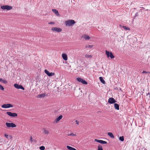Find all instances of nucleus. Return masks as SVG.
<instances>
[{
  "label": "nucleus",
  "instance_id": "nucleus-1",
  "mask_svg": "<svg viewBox=\"0 0 150 150\" xmlns=\"http://www.w3.org/2000/svg\"><path fill=\"white\" fill-rule=\"evenodd\" d=\"M75 22L74 20H69L65 22V25L67 26H72L75 23Z\"/></svg>",
  "mask_w": 150,
  "mask_h": 150
},
{
  "label": "nucleus",
  "instance_id": "nucleus-2",
  "mask_svg": "<svg viewBox=\"0 0 150 150\" xmlns=\"http://www.w3.org/2000/svg\"><path fill=\"white\" fill-rule=\"evenodd\" d=\"M1 8L3 10H10L12 9L13 7L11 6L6 5L1 6Z\"/></svg>",
  "mask_w": 150,
  "mask_h": 150
},
{
  "label": "nucleus",
  "instance_id": "nucleus-3",
  "mask_svg": "<svg viewBox=\"0 0 150 150\" xmlns=\"http://www.w3.org/2000/svg\"><path fill=\"white\" fill-rule=\"evenodd\" d=\"M105 54L108 58L110 57L111 59H113L115 57L113 55L112 53L111 52H110L109 51L106 50Z\"/></svg>",
  "mask_w": 150,
  "mask_h": 150
},
{
  "label": "nucleus",
  "instance_id": "nucleus-4",
  "mask_svg": "<svg viewBox=\"0 0 150 150\" xmlns=\"http://www.w3.org/2000/svg\"><path fill=\"white\" fill-rule=\"evenodd\" d=\"M6 126L8 127H15L16 125L13 123L6 122Z\"/></svg>",
  "mask_w": 150,
  "mask_h": 150
},
{
  "label": "nucleus",
  "instance_id": "nucleus-5",
  "mask_svg": "<svg viewBox=\"0 0 150 150\" xmlns=\"http://www.w3.org/2000/svg\"><path fill=\"white\" fill-rule=\"evenodd\" d=\"M76 80L78 81L81 83L82 84H88V83L86 81L82 78H78L76 79Z\"/></svg>",
  "mask_w": 150,
  "mask_h": 150
},
{
  "label": "nucleus",
  "instance_id": "nucleus-6",
  "mask_svg": "<svg viewBox=\"0 0 150 150\" xmlns=\"http://www.w3.org/2000/svg\"><path fill=\"white\" fill-rule=\"evenodd\" d=\"M6 114L10 117H15L17 116V114L16 113H12L10 112H7Z\"/></svg>",
  "mask_w": 150,
  "mask_h": 150
},
{
  "label": "nucleus",
  "instance_id": "nucleus-7",
  "mask_svg": "<svg viewBox=\"0 0 150 150\" xmlns=\"http://www.w3.org/2000/svg\"><path fill=\"white\" fill-rule=\"evenodd\" d=\"M13 106V105L9 103L4 104L1 106V107L2 108H8L11 107H12Z\"/></svg>",
  "mask_w": 150,
  "mask_h": 150
},
{
  "label": "nucleus",
  "instance_id": "nucleus-8",
  "mask_svg": "<svg viewBox=\"0 0 150 150\" xmlns=\"http://www.w3.org/2000/svg\"><path fill=\"white\" fill-rule=\"evenodd\" d=\"M14 86L17 89H21L24 90H25L24 88L21 85H19L17 83H15Z\"/></svg>",
  "mask_w": 150,
  "mask_h": 150
},
{
  "label": "nucleus",
  "instance_id": "nucleus-9",
  "mask_svg": "<svg viewBox=\"0 0 150 150\" xmlns=\"http://www.w3.org/2000/svg\"><path fill=\"white\" fill-rule=\"evenodd\" d=\"M52 30L54 31L57 32H61L62 30V29L57 27H53L52 28Z\"/></svg>",
  "mask_w": 150,
  "mask_h": 150
},
{
  "label": "nucleus",
  "instance_id": "nucleus-10",
  "mask_svg": "<svg viewBox=\"0 0 150 150\" xmlns=\"http://www.w3.org/2000/svg\"><path fill=\"white\" fill-rule=\"evenodd\" d=\"M45 73L49 76H51L54 75V73L52 72L50 73L48 71L45 69L44 71Z\"/></svg>",
  "mask_w": 150,
  "mask_h": 150
},
{
  "label": "nucleus",
  "instance_id": "nucleus-11",
  "mask_svg": "<svg viewBox=\"0 0 150 150\" xmlns=\"http://www.w3.org/2000/svg\"><path fill=\"white\" fill-rule=\"evenodd\" d=\"M116 102L115 100L113 98H110L108 100V102L110 104L115 103Z\"/></svg>",
  "mask_w": 150,
  "mask_h": 150
},
{
  "label": "nucleus",
  "instance_id": "nucleus-12",
  "mask_svg": "<svg viewBox=\"0 0 150 150\" xmlns=\"http://www.w3.org/2000/svg\"><path fill=\"white\" fill-rule=\"evenodd\" d=\"M94 141L100 143L102 144H107V142L105 141L97 139H95Z\"/></svg>",
  "mask_w": 150,
  "mask_h": 150
},
{
  "label": "nucleus",
  "instance_id": "nucleus-13",
  "mask_svg": "<svg viewBox=\"0 0 150 150\" xmlns=\"http://www.w3.org/2000/svg\"><path fill=\"white\" fill-rule=\"evenodd\" d=\"M63 116L62 115H59L58 117L56 118L55 120V121L56 123H57L58 122L62 117Z\"/></svg>",
  "mask_w": 150,
  "mask_h": 150
},
{
  "label": "nucleus",
  "instance_id": "nucleus-14",
  "mask_svg": "<svg viewBox=\"0 0 150 150\" xmlns=\"http://www.w3.org/2000/svg\"><path fill=\"white\" fill-rule=\"evenodd\" d=\"M62 57L63 59L65 60L66 61L67 60V54L64 53L62 54Z\"/></svg>",
  "mask_w": 150,
  "mask_h": 150
},
{
  "label": "nucleus",
  "instance_id": "nucleus-15",
  "mask_svg": "<svg viewBox=\"0 0 150 150\" xmlns=\"http://www.w3.org/2000/svg\"><path fill=\"white\" fill-rule=\"evenodd\" d=\"M114 105V107L117 110H119V105L118 104L115 103Z\"/></svg>",
  "mask_w": 150,
  "mask_h": 150
},
{
  "label": "nucleus",
  "instance_id": "nucleus-16",
  "mask_svg": "<svg viewBox=\"0 0 150 150\" xmlns=\"http://www.w3.org/2000/svg\"><path fill=\"white\" fill-rule=\"evenodd\" d=\"M83 37L86 40H88L90 39V37L87 35H84L83 36Z\"/></svg>",
  "mask_w": 150,
  "mask_h": 150
},
{
  "label": "nucleus",
  "instance_id": "nucleus-17",
  "mask_svg": "<svg viewBox=\"0 0 150 150\" xmlns=\"http://www.w3.org/2000/svg\"><path fill=\"white\" fill-rule=\"evenodd\" d=\"M67 149L69 150H76V149L75 148H74L70 146H67Z\"/></svg>",
  "mask_w": 150,
  "mask_h": 150
},
{
  "label": "nucleus",
  "instance_id": "nucleus-18",
  "mask_svg": "<svg viewBox=\"0 0 150 150\" xmlns=\"http://www.w3.org/2000/svg\"><path fill=\"white\" fill-rule=\"evenodd\" d=\"M108 134L111 138H114V136L111 132H109L108 133Z\"/></svg>",
  "mask_w": 150,
  "mask_h": 150
},
{
  "label": "nucleus",
  "instance_id": "nucleus-19",
  "mask_svg": "<svg viewBox=\"0 0 150 150\" xmlns=\"http://www.w3.org/2000/svg\"><path fill=\"white\" fill-rule=\"evenodd\" d=\"M99 79L100 81V82L103 84H105V81L103 79V78L102 77H99Z\"/></svg>",
  "mask_w": 150,
  "mask_h": 150
},
{
  "label": "nucleus",
  "instance_id": "nucleus-20",
  "mask_svg": "<svg viewBox=\"0 0 150 150\" xmlns=\"http://www.w3.org/2000/svg\"><path fill=\"white\" fill-rule=\"evenodd\" d=\"M52 11L54 12L56 15H59V13L57 10L56 9H52Z\"/></svg>",
  "mask_w": 150,
  "mask_h": 150
},
{
  "label": "nucleus",
  "instance_id": "nucleus-21",
  "mask_svg": "<svg viewBox=\"0 0 150 150\" xmlns=\"http://www.w3.org/2000/svg\"><path fill=\"white\" fill-rule=\"evenodd\" d=\"M0 81L2 82L4 84H6L7 83V82L5 79H3L1 78H0Z\"/></svg>",
  "mask_w": 150,
  "mask_h": 150
},
{
  "label": "nucleus",
  "instance_id": "nucleus-22",
  "mask_svg": "<svg viewBox=\"0 0 150 150\" xmlns=\"http://www.w3.org/2000/svg\"><path fill=\"white\" fill-rule=\"evenodd\" d=\"M46 95L45 94H42L38 95V97L39 98H41L45 97Z\"/></svg>",
  "mask_w": 150,
  "mask_h": 150
},
{
  "label": "nucleus",
  "instance_id": "nucleus-23",
  "mask_svg": "<svg viewBox=\"0 0 150 150\" xmlns=\"http://www.w3.org/2000/svg\"><path fill=\"white\" fill-rule=\"evenodd\" d=\"M43 130H44V132L45 134H49V132L45 128L43 129Z\"/></svg>",
  "mask_w": 150,
  "mask_h": 150
},
{
  "label": "nucleus",
  "instance_id": "nucleus-24",
  "mask_svg": "<svg viewBox=\"0 0 150 150\" xmlns=\"http://www.w3.org/2000/svg\"><path fill=\"white\" fill-rule=\"evenodd\" d=\"M85 57L87 58H91L92 57V56L91 55L86 54L85 55Z\"/></svg>",
  "mask_w": 150,
  "mask_h": 150
},
{
  "label": "nucleus",
  "instance_id": "nucleus-25",
  "mask_svg": "<svg viewBox=\"0 0 150 150\" xmlns=\"http://www.w3.org/2000/svg\"><path fill=\"white\" fill-rule=\"evenodd\" d=\"M98 150H103L102 146L100 145H99L98 146Z\"/></svg>",
  "mask_w": 150,
  "mask_h": 150
},
{
  "label": "nucleus",
  "instance_id": "nucleus-26",
  "mask_svg": "<svg viewBox=\"0 0 150 150\" xmlns=\"http://www.w3.org/2000/svg\"><path fill=\"white\" fill-rule=\"evenodd\" d=\"M5 137L8 139H10L11 138V136H8V135L6 134H5L4 135Z\"/></svg>",
  "mask_w": 150,
  "mask_h": 150
},
{
  "label": "nucleus",
  "instance_id": "nucleus-27",
  "mask_svg": "<svg viewBox=\"0 0 150 150\" xmlns=\"http://www.w3.org/2000/svg\"><path fill=\"white\" fill-rule=\"evenodd\" d=\"M122 27L123 28L125 29V30H130V29L129 28L126 26H122Z\"/></svg>",
  "mask_w": 150,
  "mask_h": 150
},
{
  "label": "nucleus",
  "instance_id": "nucleus-28",
  "mask_svg": "<svg viewBox=\"0 0 150 150\" xmlns=\"http://www.w3.org/2000/svg\"><path fill=\"white\" fill-rule=\"evenodd\" d=\"M119 139L121 141L123 142L124 140V137L123 136L120 137Z\"/></svg>",
  "mask_w": 150,
  "mask_h": 150
},
{
  "label": "nucleus",
  "instance_id": "nucleus-29",
  "mask_svg": "<svg viewBox=\"0 0 150 150\" xmlns=\"http://www.w3.org/2000/svg\"><path fill=\"white\" fill-rule=\"evenodd\" d=\"M40 149L41 150H44L45 149V147L43 146H42L40 147Z\"/></svg>",
  "mask_w": 150,
  "mask_h": 150
},
{
  "label": "nucleus",
  "instance_id": "nucleus-30",
  "mask_svg": "<svg viewBox=\"0 0 150 150\" xmlns=\"http://www.w3.org/2000/svg\"><path fill=\"white\" fill-rule=\"evenodd\" d=\"M68 135L69 136H76V134H74L73 133H71L70 134H68Z\"/></svg>",
  "mask_w": 150,
  "mask_h": 150
},
{
  "label": "nucleus",
  "instance_id": "nucleus-31",
  "mask_svg": "<svg viewBox=\"0 0 150 150\" xmlns=\"http://www.w3.org/2000/svg\"><path fill=\"white\" fill-rule=\"evenodd\" d=\"M4 88L3 86L0 85V89L2 90H4Z\"/></svg>",
  "mask_w": 150,
  "mask_h": 150
},
{
  "label": "nucleus",
  "instance_id": "nucleus-32",
  "mask_svg": "<svg viewBox=\"0 0 150 150\" xmlns=\"http://www.w3.org/2000/svg\"><path fill=\"white\" fill-rule=\"evenodd\" d=\"M142 73H146V74H148L150 73V72H147L145 71H143L142 72Z\"/></svg>",
  "mask_w": 150,
  "mask_h": 150
},
{
  "label": "nucleus",
  "instance_id": "nucleus-33",
  "mask_svg": "<svg viewBox=\"0 0 150 150\" xmlns=\"http://www.w3.org/2000/svg\"><path fill=\"white\" fill-rule=\"evenodd\" d=\"M30 140L31 143H32L33 142V139L32 136L30 137Z\"/></svg>",
  "mask_w": 150,
  "mask_h": 150
},
{
  "label": "nucleus",
  "instance_id": "nucleus-34",
  "mask_svg": "<svg viewBox=\"0 0 150 150\" xmlns=\"http://www.w3.org/2000/svg\"><path fill=\"white\" fill-rule=\"evenodd\" d=\"M48 24H54V23L53 22H50L49 23H48Z\"/></svg>",
  "mask_w": 150,
  "mask_h": 150
},
{
  "label": "nucleus",
  "instance_id": "nucleus-35",
  "mask_svg": "<svg viewBox=\"0 0 150 150\" xmlns=\"http://www.w3.org/2000/svg\"><path fill=\"white\" fill-rule=\"evenodd\" d=\"M93 45H88V47L89 48H91V47H93Z\"/></svg>",
  "mask_w": 150,
  "mask_h": 150
},
{
  "label": "nucleus",
  "instance_id": "nucleus-36",
  "mask_svg": "<svg viewBox=\"0 0 150 150\" xmlns=\"http://www.w3.org/2000/svg\"><path fill=\"white\" fill-rule=\"evenodd\" d=\"M76 124L77 125H79V121H78V120H76Z\"/></svg>",
  "mask_w": 150,
  "mask_h": 150
},
{
  "label": "nucleus",
  "instance_id": "nucleus-37",
  "mask_svg": "<svg viewBox=\"0 0 150 150\" xmlns=\"http://www.w3.org/2000/svg\"><path fill=\"white\" fill-rule=\"evenodd\" d=\"M148 95H149V97H150V93H148Z\"/></svg>",
  "mask_w": 150,
  "mask_h": 150
},
{
  "label": "nucleus",
  "instance_id": "nucleus-38",
  "mask_svg": "<svg viewBox=\"0 0 150 150\" xmlns=\"http://www.w3.org/2000/svg\"><path fill=\"white\" fill-rule=\"evenodd\" d=\"M87 47H88V45H86V46L85 47H86V48H87Z\"/></svg>",
  "mask_w": 150,
  "mask_h": 150
},
{
  "label": "nucleus",
  "instance_id": "nucleus-39",
  "mask_svg": "<svg viewBox=\"0 0 150 150\" xmlns=\"http://www.w3.org/2000/svg\"><path fill=\"white\" fill-rule=\"evenodd\" d=\"M143 150H147L146 149H144Z\"/></svg>",
  "mask_w": 150,
  "mask_h": 150
}]
</instances>
